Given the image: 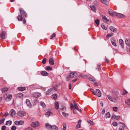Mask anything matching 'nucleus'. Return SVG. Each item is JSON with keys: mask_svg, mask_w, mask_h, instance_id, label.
Returning <instances> with one entry per match:
<instances>
[{"mask_svg": "<svg viewBox=\"0 0 130 130\" xmlns=\"http://www.w3.org/2000/svg\"><path fill=\"white\" fill-rule=\"evenodd\" d=\"M111 41L112 44L115 46H117V44L115 42V41L113 38H111Z\"/></svg>", "mask_w": 130, "mask_h": 130, "instance_id": "nucleus-14", "label": "nucleus"}, {"mask_svg": "<svg viewBox=\"0 0 130 130\" xmlns=\"http://www.w3.org/2000/svg\"><path fill=\"white\" fill-rule=\"evenodd\" d=\"M116 116L115 115H113L111 117V119H116Z\"/></svg>", "mask_w": 130, "mask_h": 130, "instance_id": "nucleus-51", "label": "nucleus"}, {"mask_svg": "<svg viewBox=\"0 0 130 130\" xmlns=\"http://www.w3.org/2000/svg\"><path fill=\"white\" fill-rule=\"evenodd\" d=\"M26 104L27 105L30 106L31 105L30 101L28 99H26Z\"/></svg>", "mask_w": 130, "mask_h": 130, "instance_id": "nucleus-26", "label": "nucleus"}, {"mask_svg": "<svg viewBox=\"0 0 130 130\" xmlns=\"http://www.w3.org/2000/svg\"><path fill=\"white\" fill-rule=\"evenodd\" d=\"M23 94L21 93H19L16 95V96L17 98H21L23 97Z\"/></svg>", "mask_w": 130, "mask_h": 130, "instance_id": "nucleus-23", "label": "nucleus"}, {"mask_svg": "<svg viewBox=\"0 0 130 130\" xmlns=\"http://www.w3.org/2000/svg\"><path fill=\"white\" fill-rule=\"evenodd\" d=\"M66 125L65 124H63V127L62 128V130H66Z\"/></svg>", "mask_w": 130, "mask_h": 130, "instance_id": "nucleus-43", "label": "nucleus"}, {"mask_svg": "<svg viewBox=\"0 0 130 130\" xmlns=\"http://www.w3.org/2000/svg\"><path fill=\"white\" fill-rule=\"evenodd\" d=\"M115 16H116L120 18H124L125 17V15L123 14L116 12L115 13Z\"/></svg>", "mask_w": 130, "mask_h": 130, "instance_id": "nucleus-9", "label": "nucleus"}, {"mask_svg": "<svg viewBox=\"0 0 130 130\" xmlns=\"http://www.w3.org/2000/svg\"><path fill=\"white\" fill-rule=\"evenodd\" d=\"M95 92L96 94V95H97L98 96L100 97L101 96V93L100 90L99 89H96Z\"/></svg>", "mask_w": 130, "mask_h": 130, "instance_id": "nucleus-7", "label": "nucleus"}, {"mask_svg": "<svg viewBox=\"0 0 130 130\" xmlns=\"http://www.w3.org/2000/svg\"><path fill=\"white\" fill-rule=\"evenodd\" d=\"M9 115L8 113H5L4 115V116H7Z\"/></svg>", "mask_w": 130, "mask_h": 130, "instance_id": "nucleus-63", "label": "nucleus"}, {"mask_svg": "<svg viewBox=\"0 0 130 130\" xmlns=\"http://www.w3.org/2000/svg\"><path fill=\"white\" fill-rule=\"evenodd\" d=\"M113 35V34H108L106 36V38H108L109 37L112 36Z\"/></svg>", "mask_w": 130, "mask_h": 130, "instance_id": "nucleus-39", "label": "nucleus"}, {"mask_svg": "<svg viewBox=\"0 0 130 130\" xmlns=\"http://www.w3.org/2000/svg\"><path fill=\"white\" fill-rule=\"evenodd\" d=\"M108 12L109 14L112 16H115V13H116V12H113L111 9H109L108 10Z\"/></svg>", "mask_w": 130, "mask_h": 130, "instance_id": "nucleus-8", "label": "nucleus"}, {"mask_svg": "<svg viewBox=\"0 0 130 130\" xmlns=\"http://www.w3.org/2000/svg\"><path fill=\"white\" fill-rule=\"evenodd\" d=\"M109 29L111 31L113 32H116L117 30V29L116 28H115L114 27L112 26H111L110 27Z\"/></svg>", "mask_w": 130, "mask_h": 130, "instance_id": "nucleus-17", "label": "nucleus"}, {"mask_svg": "<svg viewBox=\"0 0 130 130\" xmlns=\"http://www.w3.org/2000/svg\"><path fill=\"white\" fill-rule=\"evenodd\" d=\"M38 102V101L37 100H34V104L36 105Z\"/></svg>", "mask_w": 130, "mask_h": 130, "instance_id": "nucleus-62", "label": "nucleus"}, {"mask_svg": "<svg viewBox=\"0 0 130 130\" xmlns=\"http://www.w3.org/2000/svg\"><path fill=\"white\" fill-rule=\"evenodd\" d=\"M101 17L103 21L105 22H109V20L107 19L104 15H102Z\"/></svg>", "mask_w": 130, "mask_h": 130, "instance_id": "nucleus-13", "label": "nucleus"}, {"mask_svg": "<svg viewBox=\"0 0 130 130\" xmlns=\"http://www.w3.org/2000/svg\"><path fill=\"white\" fill-rule=\"evenodd\" d=\"M105 61L107 63H108V62H109L108 60L106 58H105Z\"/></svg>", "mask_w": 130, "mask_h": 130, "instance_id": "nucleus-64", "label": "nucleus"}, {"mask_svg": "<svg viewBox=\"0 0 130 130\" xmlns=\"http://www.w3.org/2000/svg\"><path fill=\"white\" fill-rule=\"evenodd\" d=\"M101 2L103 3L108 5H109L108 2L107 0H100Z\"/></svg>", "mask_w": 130, "mask_h": 130, "instance_id": "nucleus-20", "label": "nucleus"}, {"mask_svg": "<svg viewBox=\"0 0 130 130\" xmlns=\"http://www.w3.org/2000/svg\"><path fill=\"white\" fill-rule=\"evenodd\" d=\"M12 95L11 94L8 95L5 98V100L7 102L10 101L11 99Z\"/></svg>", "mask_w": 130, "mask_h": 130, "instance_id": "nucleus-10", "label": "nucleus"}, {"mask_svg": "<svg viewBox=\"0 0 130 130\" xmlns=\"http://www.w3.org/2000/svg\"><path fill=\"white\" fill-rule=\"evenodd\" d=\"M30 125L32 127H38L39 126V123L37 121L32 122Z\"/></svg>", "mask_w": 130, "mask_h": 130, "instance_id": "nucleus-3", "label": "nucleus"}, {"mask_svg": "<svg viewBox=\"0 0 130 130\" xmlns=\"http://www.w3.org/2000/svg\"><path fill=\"white\" fill-rule=\"evenodd\" d=\"M25 88H26L25 87H18V89L19 90L23 91L25 90Z\"/></svg>", "mask_w": 130, "mask_h": 130, "instance_id": "nucleus-28", "label": "nucleus"}, {"mask_svg": "<svg viewBox=\"0 0 130 130\" xmlns=\"http://www.w3.org/2000/svg\"><path fill=\"white\" fill-rule=\"evenodd\" d=\"M25 130H33V129L31 127H29L26 128Z\"/></svg>", "mask_w": 130, "mask_h": 130, "instance_id": "nucleus-47", "label": "nucleus"}, {"mask_svg": "<svg viewBox=\"0 0 130 130\" xmlns=\"http://www.w3.org/2000/svg\"><path fill=\"white\" fill-rule=\"evenodd\" d=\"M74 109H76L78 110H79L78 108V107H77V104L74 105Z\"/></svg>", "mask_w": 130, "mask_h": 130, "instance_id": "nucleus-53", "label": "nucleus"}, {"mask_svg": "<svg viewBox=\"0 0 130 130\" xmlns=\"http://www.w3.org/2000/svg\"><path fill=\"white\" fill-rule=\"evenodd\" d=\"M6 129V127L5 126H2L1 128L2 130H5Z\"/></svg>", "mask_w": 130, "mask_h": 130, "instance_id": "nucleus-50", "label": "nucleus"}, {"mask_svg": "<svg viewBox=\"0 0 130 130\" xmlns=\"http://www.w3.org/2000/svg\"><path fill=\"white\" fill-rule=\"evenodd\" d=\"M119 42L120 44L121 45L122 47L124 48V43L123 40L121 39H120L119 40Z\"/></svg>", "mask_w": 130, "mask_h": 130, "instance_id": "nucleus-16", "label": "nucleus"}, {"mask_svg": "<svg viewBox=\"0 0 130 130\" xmlns=\"http://www.w3.org/2000/svg\"><path fill=\"white\" fill-rule=\"evenodd\" d=\"M125 103L126 104L128 105H129V103H130V102L127 100V101H125Z\"/></svg>", "mask_w": 130, "mask_h": 130, "instance_id": "nucleus-57", "label": "nucleus"}, {"mask_svg": "<svg viewBox=\"0 0 130 130\" xmlns=\"http://www.w3.org/2000/svg\"><path fill=\"white\" fill-rule=\"evenodd\" d=\"M90 7L92 11H93L94 12H95L96 8L95 6L94 5H93L92 6H90Z\"/></svg>", "mask_w": 130, "mask_h": 130, "instance_id": "nucleus-31", "label": "nucleus"}, {"mask_svg": "<svg viewBox=\"0 0 130 130\" xmlns=\"http://www.w3.org/2000/svg\"><path fill=\"white\" fill-rule=\"evenodd\" d=\"M70 108L72 110H73L74 109V106L72 103L70 104Z\"/></svg>", "mask_w": 130, "mask_h": 130, "instance_id": "nucleus-40", "label": "nucleus"}, {"mask_svg": "<svg viewBox=\"0 0 130 130\" xmlns=\"http://www.w3.org/2000/svg\"><path fill=\"white\" fill-rule=\"evenodd\" d=\"M81 121V120L80 119L78 122V124L76 126V128H78L80 127Z\"/></svg>", "mask_w": 130, "mask_h": 130, "instance_id": "nucleus-18", "label": "nucleus"}, {"mask_svg": "<svg viewBox=\"0 0 130 130\" xmlns=\"http://www.w3.org/2000/svg\"><path fill=\"white\" fill-rule=\"evenodd\" d=\"M6 32L5 31H3L1 33L0 36L2 39H4L6 38Z\"/></svg>", "mask_w": 130, "mask_h": 130, "instance_id": "nucleus-6", "label": "nucleus"}, {"mask_svg": "<svg viewBox=\"0 0 130 130\" xmlns=\"http://www.w3.org/2000/svg\"><path fill=\"white\" fill-rule=\"evenodd\" d=\"M18 116L20 117H23L26 115V113L24 111L20 110L17 113Z\"/></svg>", "mask_w": 130, "mask_h": 130, "instance_id": "nucleus-2", "label": "nucleus"}, {"mask_svg": "<svg viewBox=\"0 0 130 130\" xmlns=\"http://www.w3.org/2000/svg\"><path fill=\"white\" fill-rule=\"evenodd\" d=\"M62 115H63L64 116V117H66V118L68 117L69 115V114L66 113L65 112H63L62 113Z\"/></svg>", "mask_w": 130, "mask_h": 130, "instance_id": "nucleus-33", "label": "nucleus"}, {"mask_svg": "<svg viewBox=\"0 0 130 130\" xmlns=\"http://www.w3.org/2000/svg\"><path fill=\"white\" fill-rule=\"evenodd\" d=\"M5 120V118H3L2 119L0 120V124H1L3 123L4 122Z\"/></svg>", "mask_w": 130, "mask_h": 130, "instance_id": "nucleus-46", "label": "nucleus"}, {"mask_svg": "<svg viewBox=\"0 0 130 130\" xmlns=\"http://www.w3.org/2000/svg\"><path fill=\"white\" fill-rule=\"evenodd\" d=\"M46 59L45 58H44L43 59V60H42V63L44 64H45L46 63Z\"/></svg>", "mask_w": 130, "mask_h": 130, "instance_id": "nucleus-48", "label": "nucleus"}, {"mask_svg": "<svg viewBox=\"0 0 130 130\" xmlns=\"http://www.w3.org/2000/svg\"><path fill=\"white\" fill-rule=\"evenodd\" d=\"M8 89L6 88H2L1 90V91L3 93H5L8 90Z\"/></svg>", "mask_w": 130, "mask_h": 130, "instance_id": "nucleus-25", "label": "nucleus"}, {"mask_svg": "<svg viewBox=\"0 0 130 130\" xmlns=\"http://www.w3.org/2000/svg\"><path fill=\"white\" fill-rule=\"evenodd\" d=\"M89 80L91 81L94 82L95 80V79L94 78L90 77L89 78Z\"/></svg>", "mask_w": 130, "mask_h": 130, "instance_id": "nucleus-41", "label": "nucleus"}, {"mask_svg": "<svg viewBox=\"0 0 130 130\" xmlns=\"http://www.w3.org/2000/svg\"><path fill=\"white\" fill-rule=\"evenodd\" d=\"M16 112L14 110L11 109L10 111L9 114L10 115L13 117L16 114Z\"/></svg>", "mask_w": 130, "mask_h": 130, "instance_id": "nucleus-11", "label": "nucleus"}, {"mask_svg": "<svg viewBox=\"0 0 130 130\" xmlns=\"http://www.w3.org/2000/svg\"><path fill=\"white\" fill-rule=\"evenodd\" d=\"M11 129L12 130H15L16 129V127L15 126H12Z\"/></svg>", "mask_w": 130, "mask_h": 130, "instance_id": "nucleus-56", "label": "nucleus"}, {"mask_svg": "<svg viewBox=\"0 0 130 130\" xmlns=\"http://www.w3.org/2000/svg\"><path fill=\"white\" fill-rule=\"evenodd\" d=\"M52 112L50 111H48L46 112L45 114V116L46 117H49L50 115V114L52 113Z\"/></svg>", "mask_w": 130, "mask_h": 130, "instance_id": "nucleus-32", "label": "nucleus"}, {"mask_svg": "<svg viewBox=\"0 0 130 130\" xmlns=\"http://www.w3.org/2000/svg\"><path fill=\"white\" fill-rule=\"evenodd\" d=\"M41 95V94L38 92H34L32 94V96L36 98H38L40 97Z\"/></svg>", "mask_w": 130, "mask_h": 130, "instance_id": "nucleus-5", "label": "nucleus"}, {"mask_svg": "<svg viewBox=\"0 0 130 130\" xmlns=\"http://www.w3.org/2000/svg\"><path fill=\"white\" fill-rule=\"evenodd\" d=\"M53 90L52 88H50L46 92V94L47 95H49L50 94Z\"/></svg>", "mask_w": 130, "mask_h": 130, "instance_id": "nucleus-24", "label": "nucleus"}, {"mask_svg": "<svg viewBox=\"0 0 130 130\" xmlns=\"http://www.w3.org/2000/svg\"><path fill=\"white\" fill-rule=\"evenodd\" d=\"M19 10L20 11V13L21 15H24L26 18L27 17V14L23 9L22 8H20L19 9Z\"/></svg>", "mask_w": 130, "mask_h": 130, "instance_id": "nucleus-1", "label": "nucleus"}, {"mask_svg": "<svg viewBox=\"0 0 130 130\" xmlns=\"http://www.w3.org/2000/svg\"><path fill=\"white\" fill-rule=\"evenodd\" d=\"M40 105L42 106L43 108H45L46 107V105L43 102H40Z\"/></svg>", "mask_w": 130, "mask_h": 130, "instance_id": "nucleus-29", "label": "nucleus"}, {"mask_svg": "<svg viewBox=\"0 0 130 130\" xmlns=\"http://www.w3.org/2000/svg\"><path fill=\"white\" fill-rule=\"evenodd\" d=\"M41 74L43 76H47L48 74V73L45 71H42L41 72Z\"/></svg>", "mask_w": 130, "mask_h": 130, "instance_id": "nucleus-22", "label": "nucleus"}, {"mask_svg": "<svg viewBox=\"0 0 130 130\" xmlns=\"http://www.w3.org/2000/svg\"><path fill=\"white\" fill-rule=\"evenodd\" d=\"M49 63L51 65H53L54 64V60L52 58H50L49 60Z\"/></svg>", "mask_w": 130, "mask_h": 130, "instance_id": "nucleus-21", "label": "nucleus"}, {"mask_svg": "<svg viewBox=\"0 0 130 130\" xmlns=\"http://www.w3.org/2000/svg\"><path fill=\"white\" fill-rule=\"evenodd\" d=\"M55 108L57 109L59 108V103L57 101H56L55 102Z\"/></svg>", "mask_w": 130, "mask_h": 130, "instance_id": "nucleus-19", "label": "nucleus"}, {"mask_svg": "<svg viewBox=\"0 0 130 130\" xmlns=\"http://www.w3.org/2000/svg\"><path fill=\"white\" fill-rule=\"evenodd\" d=\"M55 36H56V34H55V33H53V34L52 36H51L50 39H52L53 37H55Z\"/></svg>", "mask_w": 130, "mask_h": 130, "instance_id": "nucleus-45", "label": "nucleus"}, {"mask_svg": "<svg viewBox=\"0 0 130 130\" xmlns=\"http://www.w3.org/2000/svg\"><path fill=\"white\" fill-rule=\"evenodd\" d=\"M95 22L97 26L99 25V24L100 20L99 19H97L95 20Z\"/></svg>", "mask_w": 130, "mask_h": 130, "instance_id": "nucleus-36", "label": "nucleus"}, {"mask_svg": "<svg viewBox=\"0 0 130 130\" xmlns=\"http://www.w3.org/2000/svg\"><path fill=\"white\" fill-rule=\"evenodd\" d=\"M116 119L117 120H119L120 119V117L119 116H116Z\"/></svg>", "mask_w": 130, "mask_h": 130, "instance_id": "nucleus-58", "label": "nucleus"}, {"mask_svg": "<svg viewBox=\"0 0 130 130\" xmlns=\"http://www.w3.org/2000/svg\"><path fill=\"white\" fill-rule=\"evenodd\" d=\"M88 122L91 125H93V122L92 121L90 120H89L88 121Z\"/></svg>", "mask_w": 130, "mask_h": 130, "instance_id": "nucleus-49", "label": "nucleus"}, {"mask_svg": "<svg viewBox=\"0 0 130 130\" xmlns=\"http://www.w3.org/2000/svg\"><path fill=\"white\" fill-rule=\"evenodd\" d=\"M11 123H12V122L11 121H7L6 123V125H7L8 124H9V125H11Z\"/></svg>", "mask_w": 130, "mask_h": 130, "instance_id": "nucleus-37", "label": "nucleus"}, {"mask_svg": "<svg viewBox=\"0 0 130 130\" xmlns=\"http://www.w3.org/2000/svg\"><path fill=\"white\" fill-rule=\"evenodd\" d=\"M101 26L102 28L104 30H107V28L104 26V25L103 24H101Z\"/></svg>", "mask_w": 130, "mask_h": 130, "instance_id": "nucleus-38", "label": "nucleus"}, {"mask_svg": "<svg viewBox=\"0 0 130 130\" xmlns=\"http://www.w3.org/2000/svg\"><path fill=\"white\" fill-rule=\"evenodd\" d=\"M60 109H61L62 110H66V108L65 107H63L62 108H60Z\"/></svg>", "mask_w": 130, "mask_h": 130, "instance_id": "nucleus-60", "label": "nucleus"}, {"mask_svg": "<svg viewBox=\"0 0 130 130\" xmlns=\"http://www.w3.org/2000/svg\"><path fill=\"white\" fill-rule=\"evenodd\" d=\"M46 69L47 70H52V67H50L49 66L47 67Z\"/></svg>", "mask_w": 130, "mask_h": 130, "instance_id": "nucleus-42", "label": "nucleus"}, {"mask_svg": "<svg viewBox=\"0 0 130 130\" xmlns=\"http://www.w3.org/2000/svg\"><path fill=\"white\" fill-rule=\"evenodd\" d=\"M51 129L52 130H58V127L56 125H53Z\"/></svg>", "mask_w": 130, "mask_h": 130, "instance_id": "nucleus-27", "label": "nucleus"}, {"mask_svg": "<svg viewBox=\"0 0 130 130\" xmlns=\"http://www.w3.org/2000/svg\"><path fill=\"white\" fill-rule=\"evenodd\" d=\"M19 124L20 125H22L24 123V121H19Z\"/></svg>", "mask_w": 130, "mask_h": 130, "instance_id": "nucleus-59", "label": "nucleus"}, {"mask_svg": "<svg viewBox=\"0 0 130 130\" xmlns=\"http://www.w3.org/2000/svg\"><path fill=\"white\" fill-rule=\"evenodd\" d=\"M70 77L71 78H74L77 76V74L76 72H74L71 73L70 74Z\"/></svg>", "mask_w": 130, "mask_h": 130, "instance_id": "nucleus-4", "label": "nucleus"}, {"mask_svg": "<svg viewBox=\"0 0 130 130\" xmlns=\"http://www.w3.org/2000/svg\"><path fill=\"white\" fill-rule=\"evenodd\" d=\"M105 110L104 109H103L102 112V114H104L105 113Z\"/></svg>", "mask_w": 130, "mask_h": 130, "instance_id": "nucleus-61", "label": "nucleus"}, {"mask_svg": "<svg viewBox=\"0 0 130 130\" xmlns=\"http://www.w3.org/2000/svg\"><path fill=\"white\" fill-rule=\"evenodd\" d=\"M113 110L115 111H116L118 110V108L117 107H114L113 108Z\"/></svg>", "mask_w": 130, "mask_h": 130, "instance_id": "nucleus-55", "label": "nucleus"}, {"mask_svg": "<svg viewBox=\"0 0 130 130\" xmlns=\"http://www.w3.org/2000/svg\"><path fill=\"white\" fill-rule=\"evenodd\" d=\"M14 123L16 125H20L19 121H15Z\"/></svg>", "mask_w": 130, "mask_h": 130, "instance_id": "nucleus-44", "label": "nucleus"}, {"mask_svg": "<svg viewBox=\"0 0 130 130\" xmlns=\"http://www.w3.org/2000/svg\"><path fill=\"white\" fill-rule=\"evenodd\" d=\"M125 43L126 44L130 47V39L126 38L125 40Z\"/></svg>", "mask_w": 130, "mask_h": 130, "instance_id": "nucleus-15", "label": "nucleus"}, {"mask_svg": "<svg viewBox=\"0 0 130 130\" xmlns=\"http://www.w3.org/2000/svg\"><path fill=\"white\" fill-rule=\"evenodd\" d=\"M90 90L92 92L93 94L94 95H95L96 94L95 93V92L94 91V90H93L92 89H91Z\"/></svg>", "mask_w": 130, "mask_h": 130, "instance_id": "nucleus-52", "label": "nucleus"}, {"mask_svg": "<svg viewBox=\"0 0 130 130\" xmlns=\"http://www.w3.org/2000/svg\"><path fill=\"white\" fill-rule=\"evenodd\" d=\"M46 127L47 129H51L52 126H51L49 123H46L45 124Z\"/></svg>", "mask_w": 130, "mask_h": 130, "instance_id": "nucleus-12", "label": "nucleus"}, {"mask_svg": "<svg viewBox=\"0 0 130 130\" xmlns=\"http://www.w3.org/2000/svg\"><path fill=\"white\" fill-rule=\"evenodd\" d=\"M110 116V114L109 112H107L105 115V118H109Z\"/></svg>", "mask_w": 130, "mask_h": 130, "instance_id": "nucleus-34", "label": "nucleus"}, {"mask_svg": "<svg viewBox=\"0 0 130 130\" xmlns=\"http://www.w3.org/2000/svg\"><path fill=\"white\" fill-rule=\"evenodd\" d=\"M18 19L19 21H21L23 19V17L21 15H19L18 16Z\"/></svg>", "mask_w": 130, "mask_h": 130, "instance_id": "nucleus-30", "label": "nucleus"}, {"mask_svg": "<svg viewBox=\"0 0 130 130\" xmlns=\"http://www.w3.org/2000/svg\"><path fill=\"white\" fill-rule=\"evenodd\" d=\"M112 125L114 126H116L117 125V123L116 122H114L112 123Z\"/></svg>", "mask_w": 130, "mask_h": 130, "instance_id": "nucleus-54", "label": "nucleus"}, {"mask_svg": "<svg viewBox=\"0 0 130 130\" xmlns=\"http://www.w3.org/2000/svg\"><path fill=\"white\" fill-rule=\"evenodd\" d=\"M107 97L108 99L110 101H113V98L109 95H107Z\"/></svg>", "mask_w": 130, "mask_h": 130, "instance_id": "nucleus-35", "label": "nucleus"}]
</instances>
